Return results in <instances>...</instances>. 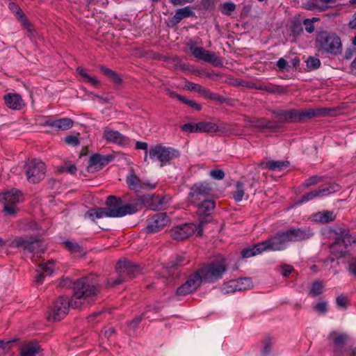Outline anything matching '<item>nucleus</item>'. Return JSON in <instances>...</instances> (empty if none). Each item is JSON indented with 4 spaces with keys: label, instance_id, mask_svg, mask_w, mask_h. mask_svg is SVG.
Segmentation results:
<instances>
[{
    "label": "nucleus",
    "instance_id": "nucleus-1",
    "mask_svg": "<svg viewBox=\"0 0 356 356\" xmlns=\"http://www.w3.org/2000/svg\"><path fill=\"white\" fill-rule=\"evenodd\" d=\"M106 208H96L90 209L86 214L94 220V217L101 218L104 217L120 218L126 215L135 213L137 205L134 204H122L120 197L109 195L106 201Z\"/></svg>",
    "mask_w": 356,
    "mask_h": 356
},
{
    "label": "nucleus",
    "instance_id": "nucleus-2",
    "mask_svg": "<svg viewBox=\"0 0 356 356\" xmlns=\"http://www.w3.org/2000/svg\"><path fill=\"white\" fill-rule=\"evenodd\" d=\"M99 291L97 276L90 274L74 282L72 298L81 301L82 305L89 304L96 300Z\"/></svg>",
    "mask_w": 356,
    "mask_h": 356
},
{
    "label": "nucleus",
    "instance_id": "nucleus-3",
    "mask_svg": "<svg viewBox=\"0 0 356 356\" xmlns=\"http://www.w3.org/2000/svg\"><path fill=\"white\" fill-rule=\"evenodd\" d=\"M316 47L318 51L337 56L341 53L342 44L341 38L333 32L320 31L316 38Z\"/></svg>",
    "mask_w": 356,
    "mask_h": 356
},
{
    "label": "nucleus",
    "instance_id": "nucleus-4",
    "mask_svg": "<svg viewBox=\"0 0 356 356\" xmlns=\"http://www.w3.org/2000/svg\"><path fill=\"white\" fill-rule=\"evenodd\" d=\"M81 306V301L74 300L73 298L70 300L67 297L60 296L53 302L47 312V319L49 321H60L67 315L70 307L77 309Z\"/></svg>",
    "mask_w": 356,
    "mask_h": 356
},
{
    "label": "nucleus",
    "instance_id": "nucleus-5",
    "mask_svg": "<svg viewBox=\"0 0 356 356\" xmlns=\"http://www.w3.org/2000/svg\"><path fill=\"white\" fill-rule=\"evenodd\" d=\"M118 277L115 280H108L107 284L114 286L136 277L140 272L138 266L129 261H119L116 265Z\"/></svg>",
    "mask_w": 356,
    "mask_h": 356
},
{
    "label": "nucleus",
    "instance_id": "nucleus-6",
    "mask_svg": "<svg viewBox=\"0 0 356 356\" xmlns=\"http://www.w3.org/2000/svg\"><path fill=\"white\" fill-rule=\"evenodd\" d=\"M227 269V266L225 261H212L207 265H204L197 270L201 275L202 281L213 283L222 277Z\"/></svg>",
    "mask_w": 356,
    "mask_h": 356
},
{
    "label": "nucleus",
    "instance_id": "nucleus-7",
    "mask_svg": "<svg viewBox=\"0 0 356 356\" xmlns=\"http://www.w3.org/2000/svg\"><path fill=\"white\" fill-rule=\"evenodd\" d=\"M337 110L332 108L318 107L315 108L297 110L295 114V122H304L307 119L325 116H333Z\"/></svg>",
    "mask_w": 356,
    "mask_h": 356
},
{
    "label": "nucleus",
    "instance_id": "nucleus-8",
    "mask_svg": "<svg viewBox=\"0 0 356 356\" xmlns=\"http://www.w3.org/2000/svg\"><path fill=\"white\" fill-rule=\"evenodd\" d=\"M187 46L195 58L209 63L214 66L222 65L221 60L216 56L214 52L206 50L203 47H196L195 42L193 40H190L187 43Z\"/></svg>",
    "mask_w": 356,
    "mask_h": 356
},
{
    "label": "nucleus",
    "instance_id": "nucleus-9",
    "mask_svg": "<svg viewBox=\"0 0 356 356\" xmlns=\"http://www.w3.org/2000/svg\"><path fill=\"white\" fill-rule=\"evenodd\" d=\"M46 172L45 164L36 159L31 160L25 170L27 179L29 182L35 184L44 178Z\"/></svg>",
    "mask_w": 356,
    "mask_h": 356
},
{
    "label": "nucleus",
    "instance_id": "nucleus-10",
    "mask_svg": "<svg viewBox=\"0 0 356 356\" xmlns=\"http://www.w3.org/2000/svg\"><path fill=\"white\" fill-rule=\"evenodd\" d=\"M10 245L11 247L22 248L24 251L33 254L43 252L45 250L41 241L33 238H18L12 241Z\"/></svg>",
    "mask_w": 356,
    "mask_h": 356
},
{
    "label": "nucleus",
    "instance_id": "nucleus-11",
    "mask_svg": "<svg viewBox=\"0 0 356 356\" xmlns=\"http://www.w3.org/2000/svg\"><path fill=\"white\" fill-rule=\"evenodd\" d=\"M212 193V188L207 181L199 182L193 184L188 193L190 201L193 204L207 200Z\"/></svg>",
    "mask_w": 356,
    "mask_h": 356
},
{
    "label": "nucleus",
    "instance_id": "nucleus-12",
    "mask_svg": "<svg viewBox=\"0 0 356 356\" xmlns=\"http://www.w3.org/2000/svg\"><path fill=\"white\" fill-rule=\"evenodd\" d=\"M3 211L8 216H15L17 211V204L22 200L20 191L12 190L3 194Z\"/></svg>",
    "mask_w": 356,
    "mask_h": 356
},
{
    "label": "nucleus",
    "instance_id": "nucleus-13",
    "mask_svg": "<svg viewBox=\"0 0 356 356\" xmlns=\"http://www.w3.org/2000/svg\"><path fill=\"white\" fill-rule=\"evenodd\" d=\"M264 250L280 251L286 248L289 243L285 231L278 232L268 239L261 242Z\"/></svg>",
    "mask_w": 356,
    "mask_h": 356
},
{
    "label": "nucleus",
    "instance_id": "nucleus-14",
    "mask_svg": "<svg viewBox=\"0 0 356 356\" xmlns=\"http://www.w3.org/2000/svg\"><path fill=\"white\" fill-rule=\"evenodd\" d=\"M202 280L198 270L189 275L185 283L177 289L176 294L177 296H186L194 293L200 286Z\"/></svg>",
    "mask_w": 356,
    "mask_h": 356
},
{
    "label": "nucleus",
    "instance_id": "nucleus-15",
    "mask_svg": "<svg viewBox=\"0 0 356 356\" xmlns=\"http://www.w3.org/2000/svg\"><path fill=\"white\" fill-rule=\"evenodd\" d=\"M170 222L169 217L165 213H156L147 220L146 229L148 233H154L161 230Z\"/></svg>",
    "mask_w": 356,
    "mask_h": 356
},
{
    "label": "nucleus",
    "instance_id": "nucleus-16",
    "mask_svg": "<svg viewBox=\"0 0 356 356\" xmlns=\"http://www.w3.org/2000/svg\"><path fill=\"white\" fill-rule=\"evenodd\" d=\"M195 226L193 224L185 223L172 227L170 236L176 241H183L192 236L195 232Z\"/></svg>",
    "mask_w": 356,
    "mask_h": 356
},
{
    "label": "nucleus",
    "instance_id": "nucleus-17",
    "mask_svg": "<svg viewBox=\"0 0 356 356\" xmlns=\"http://www.w3.org/2000/svg\"><path fill=\"white\" fill-rule=\"evenodd\" d=\"M170 197L166 195H145L142 197V202L145 207L151 210L160 209L168 202Z\"/></svg>",
    "mask_w": 356,
    "mask_h": 356
},
{
    "label": "nucleus",
    "instance_id": "nucleus-18",
    "mask_svg": "<svg viewBox=\"0 0 356 356\" xmlns=\"http://www.w3.org/2000/svg\"><path fill=\"white\" fill-rule=\"evenodd\" d=\"M197 207V213L200 216H203L200 219V225L203 226L205 222H209L211 219L210 214L212 213L215 208V202L211 200H203L195 204Z\"/></svg>",
    "mask_w": 356,
    "mask_h": 356
},
{
    "label": "nucleus",
    "instance_id": "nucleus-19",
    "mask_svg": "<svg viewBox=\"0 0 356 356\" xmlns=\"http://www.w3.org/2000/svg\"><path fill=\"white\" fill-rule=\"evenodd\" d=\"M285 232L289 242L302 241L313 236V232L309 227L291 228Z\"/></svg>",
    "mask_w": 356,
    "mask_h": 356
},
{
    "label": "nucleus",
    "instance_id": "nucleus-20",
    "mask_svg": "<svg viewBox=\"0 0 356 356\" xmlns=\"http://www.w3.org/2000/svg\"><path fill=\"white\" fill-rule=\"evenodd\" d=\"M113 159L112 155L102 156L99 154H93L90 157L87 170L90 172H94L101 170Z\"/></svg>",
    "mask_w": 356,
    "mask_h": 356
},
{
    "label": "nucleus",
    "instance_id": "nucleus-21",
    "mask_svg": "<svg viewBox=\"0 0 356 356\" xmlns=\"http://www.w3.org/2000/svg\"><path fill=\"white\" fill-rule=\"evenodd\" d=\"M104 138L109 143H113L121 146H126L129 144V138L122 135L118 131L106 128L103 133Z\"/></svg>",
    "mask_w": 356,
    "mask_h": 356
},
{
    "label": "nucleus",
    "instance_id": "nucleus-22",
    "mask_svg": "<svg viewBox=\"0 0 356 356\" xmlns=\"http://www.w3.org/2000/svg\"><path fill=\"white\" fill-rule=\"evenodd\" d=\"M328 338L332 340L334 348V351L337 354H341L342 349L348 339V335L346 333H337L336 332H332Z\"/></svg>",
    "mask_w": 356,
    "mask_h": 356
},
{
    "label": "nucleus",
    "instance_id": "nucleus-23",
    "mask_svg": "<svg viewBox=\"0 0 356 356\" xmlns=\"http://www.w3.org/2000/svg\"><path fill=\"white\" fill-rule=\"evenodd\" d=\"M6 105L13 110H21L24 106V102L20 95L8 93L4 96Z\"/></svg>",
    "mask_w": 356,
    "mask_h": 356
},
{
    "label": "nucleus",
    "instance_id": "nucleus-24",
    "mask_svg": "<svg viewBox=\"0 0 356 356\" xmlns=\"http://www.w3.org/2000/svg\"><path fill=\"white\" fill-rule=\"evenodd\" d=\"M160 149L161 154V166H163L169 163L172 160L179 156V152L175 149L169 147H165L160 144Z\"/></svg>",
    "mask_w": 356,
    "mask_h": 356
},
{
    "label": "nucleus",
    "instance_id": "nucleus-25",
    "mask_svg": "<svg viewBox=\"0 0 356 356\" xmlns=\"http://www.w3.org/2000/svg\"><path fill=\"white\" fill-rule=\"evenodd\" d=\"M42 350L37 341L24 343L20 348V356H35Z\"/></svg>",
    "mask_w": 356,
    "mask_h": 356
},
{
    "label": "nucleus",
    "instance_id": "nucleus-26",
    "mask_svg": "<svg viewBox=\"0 0 356 356\" xmlns=\"http://www.w3.org/2000/svg\"><path fill=\"white\" fill-rule=\"evenodd\" d=\"M127 182L129 188L131 190H138L147 188L153 189L156 187L155 184H151L147 181H143L135 175H131L127 177Z\"/></svg>",
    "mask_w": 356,
    "mask_h": 356
},
{
    "label": "nucleus",
    "instance_id": "nucleus-27",
    "mask_svg": "<svg viewBox=\"0 0 356 356\" xmlns=\"http://www.w3.org/2000/svg\"><path fill=\"white\" fill-rule=\"evenodd\" d=\"M195 13L191 6H186L184 8H179L175 10V14L170 20L172 26L178 24L183 19L189 17H193Z\"/></svg>",
    "mask_w": 356,
    "mask_h": 356
},
{
    "label": "nucleus",
    "instance_id": "nucleus-28",
    "mask_svg": "<svg viewBox=\"0 0 356 356\" xmlns=\"http://www.w3.org/2000/svg\"><path fill=\"white\" fill-rule=\"evenodd\" d=\"M296 113V109H290L289 111L277 110L273 111V114H274L275 118L278 119V122H277L278 124L295 122Z\"/></svg>",
    "mask_w": 356,
    "mask_h": 356
},
{
    "label": "nucleus",
    "instance_id": "nucleus-29",
    "mask_svg": "<svg viewBox=\"0 0 356 356\" xmlns=\"http://www.w3.org/2000/svg\"><path fill=\"white\" fill-rule=\"evenodd\" d=\"M44 125L56 128L58 130H67L73 126V121L67 118L56 120H48L44 122Z\"/></svg>",
    "mask_w": 356,
    "mask_h": 356
},
{
    "label": "nucleus",
    "instance_id": "nucleus-30",
    "mask_svg": "<svg viewBox=\"0 0 356 356\" xmlns=\"http://www.w3.org/2000/svg\"><path fill=\"white\" fill-rule=\"evenodd\" d=\"M187 87L189 90L195 91L207 99H210L212 100L218 99V95L217 94L211 92L208 89L198 84L194 83L193 82H188Z\"/></svg>",
    "mask_w": 356,
    "mask_h": 356
},
{
    "label": "nucleus",
    "instance_id": "nucleus-31",
    "mask_svg": "<svg viewBox=\"0 0 356 356\" xmlns=\"http://www.w3.org/2000/svg\"><path fill=\"white\" fill-rule=\"evenodd\" d=\"M251 126L253 127L259 129H277L280 128V124H278L277 122L275 121H270L268 120L265 118H259L253 120L250 122Z\"/></svg>",
    "mask_w": 356,
    "mask_h": 356
},
{
    "label": "nucleus",
    "instance_id": "nucleus-32",
    "mask_svg": "<svg viewBox=\"0 0 356 356\" xmlns=\"http://www.w3.org/2000/svg\"><path fill=\"white\" fill-rule=\"evenodd\" d=\"M345 250H348V253L350 251L356 250V235L350 234L348 232L343 233L341 236L339 238Z\"/></svg>",
    "mask_w": 356,
    "mask_h": 356
},
{
    "label": "nucleus",
    "instance_id": "nucleus-33",
    "mask_svg": "<svg viewBox=\"0 0 356 356\" xmlns=\"http://www.w3.org/2000/svg\"><path fill=\"white\" fill-rule=\"evenodd\" d=\"M329 249L330 254L337 259L345 257L348 254V250L344 249L339 238H337L335 242L332 243L330 245Z\"/></svg>",
    "mask_w": 356,
    "mask_h": 356
},
{
    "label": "nucleus",
    "instance_id": "nucleus-34",
    "mask_svg": "<svg viewBox=\"0 0 356 356\" xmlns=\"http://www.w3.org/2000/svg\"><path fill=\"white\" fill-rule=\"evenodd\" d=\"M260 165L262 168H268L273 171H280L289 166L288 161H270L266 163H261Z\"/></svg>",
    "mask_w": 356,
    "mask_h": 356
},
{
    "label": "nucleus",
    "instance_id": "nucleus-35",
    "mask_svg": "<svg viewBox=\"0 0 356 356\" xmlns=\"http://www.w3.org/2000/svg\"><path fill=\"white\" fill-rule=\"evenodd\" d=\"M231 284L235 286L238 291H244L252 287V282L250 278L243 277L235 280H231Z\"/></svg>",
    "mask_w": 356,
    "mask_h": 356
},
{
    "label": "nucleus",
    "instance_id": "nucleus-36",
    "mask_svg": "<svg viewBox=\"0 0 356 356\" xmlns=\"http://www.w3.org/2000/svg\"><path fill=\"white\" fill-rule=\"evenodd\" d=\"M99 70L104 75L109 78L115 84L120 85L122 83V79L120 76L111 69L108 68L104 65H100Z\"/></svg>",
    "mask_w": 356,
    "mask_h": 356
},
{
    "label": "nucleus",
    "instance_id": "nucleus-37",
    "mask_svg": "<svg viewBox=\"0 0 356 356\" xmlns=\"http://www.w3.org/2000/svg\"><path fill=\"white\" fill-rule=\"evenodd\" d=\"M65 248L71 253L76 256H82L85 254L84 248L79 243L72 241H66L63 243Z\"/></svg>",
    "mask_w": 356,
    "mask_h": 356
},
{
    "label": "nucleus",
    "instance_id": "nucleus-38",
    "mask_svg": "<svg viewBox=\"0 0 356 356\" xmlns=\"http://www.w3.org/2000/svg\"><path fill=\"white\" fill-rule=\"evenodd\" d=\"M265 251L262 243H258L254 246L245 248L242 250L241 255L243 258H249L255 256Z\"/></svg>",
    "mask_w": 356,
    "mask_h": 356
},
{
    "label": "nucleus",
    "instance_id": "nucleus-39",
    "mask_svg": "<svg viewBox=\"0 0 356 356\" xmlns=\"http://www.w3.org/2000/svg\"><path fill=\"white\" fill-rule=\"evenodd\" d=\"M262 90L278 95H286L288 94L287 87L275 85L273 83H268L263 85Z\"/></svg>",
    "mask_w": 356,
    "mask_h": 356
},
{
    "label": "nucleus",
    "instance_id": "nucleus-40",
    "mask_svg": "<svg viewBox=\"0 0 356 356\" xmlns=\"http://www.w3.org/2000/svg\"><path fill=\"white\" fill-rule=\"evenodd\" d=\"M197 132L215 133L220 131L219 127L215 123L200 122L197 123Z\"/></svg>",
    "mask_w": 356,
    "mask_h": 356
},
{
    "label": "nucleus",
    "instance_id": "nucleus-41",
    "mask_svg": "<svg viewBox=\"0 0 356 356\" xmlns=\"http://www.w3.org/2000/svg\"><path fill=\"white\" fill-rule=\"evenodd\" d=\"M188 262L189 260L186 258L185 255H179L174 260L167 263L166 268L170 271L173 269H178Z\"/></svg>",
    "mask_w": 356,
    "mask_h": 356
},
{
    "label": "nucleus",
    "instance_id": "nucleus-42",
    "mask_svg": "<svg viewBox=\"0 0 356 356\" xmlns=\"http://www.w3.org/2000/svg\"><path fill=\"white\" fill-rule=\"evenodd\" d=\"M170 94L172 97L177 98L179 101H181L182 103H184L192 108H194L197 111H200L202 108L201 105L197 104L196 102H195L193 100L187 99L184 97H183L180 95H178L174 92H171Z\"/></svg>",
    "mask_w": 356,
    "mask_h": 356
},
{
    "label": "nucleus",
    "instance_id": "nucleus-43",
    "mask_svg": "<svg viewBox=\"0 0 356 356\" xmlns=\"http://www.w3.org/2000/svg\"><path fill=\"white\" fill-rule=\"evenodd\" d=\"M76 72L84 79L86 82L90 83L92 86H97L99 84V81L96 79V77L90 76L83 67H78L76 68Z\"/></svg>",
    "mask_w": 356,
    "mask_h": 356
},
{
    "label": "nucleus",
    "instance_id": "nucleus-44",
    "mask_svg": "<svg viewBox=\"0 0 356 356\" xmlns=\"http://www.w3.org/2000/svg\"><path fill=\"white\" fill-rule=\"evenodd\" d=\"M318 217V220L323 223H327L334 220L336 216L333 211H325L323 212H319L316 214Z\"/></svg>",
    "mask_w": 356,
    "mask_h": 356
},
{
    "label": "nucleus",
    "instance_id": "nucleus-45",
    "mask_svg": "<svg viewBox=\"0 0 356 356\" xmlns=\"http://www.w3.org/2000/svg\"><path fill=\"white\" fill-rule=\"evenodd\" d=\"M149 158L155 161H158L161 163V154L160 149V144L152 146L149 150Z\"/></svg>",
    "mask_w": 356,
    "mask_h": 356
},
{
    "label": "nucleus",
    "instance_id": "nucleus-46",
    "mask_svg": "<svg viewBox=\"0 0 356 356\" xmlns=\"http://www.w3.org/2000/svg\"><path fill=\"white\" fill-rule=\"evenodd\" d=\"M340 188L341 186L339 184L335 183H330L328 184L327 186L322 188H319V190L321 191V195L323 196L331 194L332 193L337 192L340 190Z\"/></svg>",
    "mask_w": 356,
    "mask_h": 356
},
{
    "label": "nucleus",
    "instance_id": "nucleus-47",
    "mask_svg": "<svg viewBox=\"0 0 356 356\" xmlns=\"http://www.w3.org/2000/svg\"><path fill=\"white\" fill-rule=\"evenodd\" d=\"M236 190L233 193V197L234 200L237 202H240L242 200L244 196V184L241 181H238L236 184Z\"/></svg>",
    "mask_w": 356,
    "mask_h": 356
},
{
    "label": "nucleus",
    "instance_id": "nucleus-48",
    "mask_svg": "<svg viewBox=\"0 0 356 356\" xmlns=\"http://www.w3.org/2000/svg\"><path fill=\"white\" fill-rule=\"evenodd\" d=\"M307 71H312L321 66V60L315 57L309 56L306 60Z\"/></svg>",
    "mask_w": 356,
    "mask_h": 356
},
{
    "label": "nucleus",
    "instance_id": "nucleus-49",
    "mask_svg": "<svg viewBox=\"0 0 356 356\" xmlns=\"http://www.w3.org/2000/svg\"><path fill=\"white\" fill-rule=\"evenodd\" d=\"M323 181V177L317 175L312 176L306 179L302 184V187L304 188H309L312 186L316 185Z\"/></svg>",
    "mask_w": 356,
    "mask_h": 356
},
{
    "label": "nucleus",
    "instance_id": "nucleus-50",
    "mask_svg": "<svg viewBox=\"0 0 356 356\" xmlns=\"http://www.w3.org/2000/svg\"><path fill=\"white\" fill-rule=\"evenodd\" d=\"M323 287L322 282L319 281L314 282L310 289L309 294L313 297L321 295L323 293Z\"/></svg>",
    "mask_w": 356,
    "mask_h": 356
},
{
    "label": "nucleus",
    "instance_id": "nucleus-51",
    "mask_svg": "<svg viewBox=\"0 0 356 356\" xmlns=\"http://www.w3.org/2000/svg\"><path fill=\"white\" fill-rule=\"evenodd\" d=\"M319 196H322V195H321V191L318 188L317 190L312 191L305 195H303L301 197V200H300V202H307V201L312 200L314 199L315 197H319Z\"/></svg>",
    "mask_w": 356,
    "mask_h": 356
},
{
    "label": "nucleus",
    "instance_id": "nucleus-52",
    "mask_svg": "<svg viewBox=\"0 0 356 356\" xmlns=\"http://www.w3.org/2000/svg\"><path fill=\"white\" fill-rule=\"evenodd\" d=\"M76 167L74 164L71 163L70 162L65 163L62 166L58 169L59 172H67L71 175H74L76 172Z\"/></svg>",
    "mask_w": 356,
    "mask_h": 356
},
{
    "label": "nucleus",
    "instance_id": "nucleus-53",
    "mask_svg": "<svg viewBox=\"0 0 356 356\" xmlns=\"http://www.w3.org/2000/svg\"><path fill=\"white\" fill-rule=\"evenodd\" d=\"M264 344V348L262 350V355L263 356H268L269 353H270L271 348L273 346L272 339L270 337H268L264 339V340L262 341Z\"/></svg>",
    "mask_w": 356,
    "mask_h": 356
},
{
    "label": "nucleus",
    "instance_id": "nucleus-54",
    "mask_svg": "<svg viewBox=\"0 0 356 356\" xmlns=\"http://www.w3.org/2000/svg\"><path fill=\"white\" fill-rule=\"evenodd\" d=\"M222 12L227 15L231 13L236 9V5L232 2H227L221 5Z\"/></svg>",
    "mask_w": 356,
    "mask_h": 356
},
{
    "label": "nucleus",
    "instance_id": "nucleus-55",
    "mask_svg": "<svg viewBox=\"0 0 356 356\" xmlns=\"http://www.w3.org/2000/svg\"><path fill=\"white\" fill-rule=\"evenodd\" d=\"M54 264V260H49L48 262L40 264V267L43 273L50 275L53 272L52 266Z\"/></svg>",
    "mask_w": 356,
    "mask_h": 356
},
{
    "label": "nucleus",
    "instance_id": "nucleus-56",
    "mask_svg": "<svg viewBox=\"0 0 356 356\" xmlns=\"http://www.w3.org/2000/svg\"><path fill=\"white\" fill-rule=\"evenodd\" d=\"M74 282L69 277H62L58 282V286L62 289L71 287L74 289Z\"/></svg>",
    "mask_w": 356,
    "mask_h": 356
},
{
    "label": "nucleus",
    "instance_id": "nucleus-57",
    "mask_svg": "<svg viewBox=\"0 0 356 356\" xmlns=\"http://www.w3.org/2000/svg\"><path fill=\"white\" fill-rule=\"evenodd\" d=\"M209 175L214 179L222 180L225 177V172L220 169L211 170L209 172Z\"/></svg>",
    "mask_w": 356,
    "mask_h": 356
},
{
    "label": "nucleus",
    "instance_id": "nucleus-58",
    "mask_svg": "<svg viewBox=\"0 0 356 356\" xmlns=\"http://www.w3.org/2000/svg\"><path fill=\"white\" fill-rule=\"evenodd\" d=\"M197 123H188L181 126L182 131L188 133H197Z\"/></svg>",
    "mask_w": 356,
    "mask_h": 356
},
{
    "label": "nucleus",
    "instance_id": "nucleus-59",
    "mask_svg": "<svg viewBox=\"0 0 356 356\" xmlns=\"http://www.w3.org/2000/svg\"><path fill=\"white\" fill-rule=\"evenodd\" d=\"M314 310L319 314H325L327 311V305L326 302H321L316 305Z\"/></svg>",
    "mask_w": 356,
    "mask_h": 356
},
{
    "label": "nucleus",
    "instance_id": "nucleus-60",
    "mask_svg": "<svg viewBox=\"0 0 356 356\" xmlns=\"http://www.w3.org/2000/svg\"><path fill=\"white\" fill-rule=\"evenodd\" d=\"M65 142L67 145L76 146L79 144V140L76 136H67L65 138Z\"/></svg>",
    "mask_w": 356,
    "mask_h": 356
},
{
    "label": "nucleus",
    "instance_id": "nucleus-61",
    "mask_svg": "<svg viewBox=\"0 0 356 356\" xmlns=\"http://www.w3.org/2000/svg\"><path fill=\"white\" fill-rule=\"evenodd\" d=\"M11 341L5 342L3 340L0 341V356L7 353L10 350V344Z\"/></svg>",
    "mask_w": 356,
    "mask_h": 356
},
{
    "label": "nucleus",
    "instance_id": "nucleus-62",
    "mask_svg": "<svg viewBox=\"0 0 356 356\" xmlns=\"http://www.w3.org/2000/svg\"><path fill=\"white\" fill-rule=\"evenodd\" d=\"M136 148L137 149L145 150V157H144V161H147V154L149 152L147 151V148H148L147 143H145V142L137 141L136 143Z\"/></svg>",
    "mask_w": 356,
    "mask_h": 356
},
{
    "label": "nucleus",
    "instance_id": "nucleus-63",
    "mask_svg": "<svg viewBox=\"0 0 356 356\" xmlns=\"http://www.w3.org/2000/svg\"><path fill=\"white\" fill-rule=\"evenodd\" d=\"M303 24L305 26V30L309 33H312L314 31V26L313 24V20L310 19H305L303 21Z\"/></svg>",
    "mask_w": 356,
    "mask_h": 356
},
{
    "label": "nucleus",
    "instance_id": "nucleus-64",
    "mask_svg": "<svg viewBox=\"0 0 356 356\" xmlns=\"http://www.w3.org/2000/svg\"><path fill=\"white\" fill-rule=\"evenodd\" d=\"M336 302L339 307L345 308L348 304V299L345 296L341 295L337 298Z\"/></svg>",
    "mask_w": 356,
    "mask_h": 356
}]
</instances>
